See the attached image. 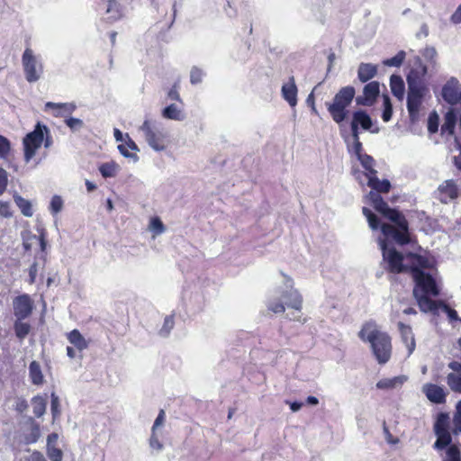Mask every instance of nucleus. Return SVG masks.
<instances>
[{
  "label": "nucleus",
  "mask_w": 461,
  "mask_h": 461,
  "mask_svg": "<svg viewBox=\"0 0 461 461\" xmlns=\"http://www.w3.org/2000/svg\"><path fill=\"white\" fill-rule=\"evenodd\" d=\"M412 278L416 283L413 289V296L417 301L419 308L423 312H436L438 306H441L447 316L452 321L457 320V313L455 310L449 308L447 304L438 303L431 300L429 296H438L439 289L433 277L421 271L418 267H411Z\"/></svg>",
  "instance_id": "obj_1"
},
{
  "label": "nucleus",
  "mask_w": 461,
  "mask_h": 461,
  "mask_svg": "<svg viewBox=\"0 0 461 461\" xmlns=\"http://www.w3.org/2000/svg\"><path fill=\"white\" fill-rule=\"evenodd\" d=\"M374 208L384 216L392 221L395 226L390 224H383L381 230L385 238H392L396 243L404 245L409 243L408 222L404 216L398 211L391 209L383 200L381 195L373 190L367 194Z\"/></svg>",
  "instance_id": "obj_2"
},
{
  "label": "nucleus",
  "mask_w": 461,
  "mask_h": 461,
  "mask_svg": "<svg viewBox=\"0 0 461 461\" xmlns=\"http://www.w3.org/2000/svg\"><path fill=\"white\" fill-rule=\"evenodd\" d=\"M359 339L368 342L372 352L381 365L387 363L392 355L391 337L372 321L365 323L358 332Z\"/></svg>",
  "instance_id": "obj_3"
},
{
  "label": "nucleus",
  "mask_w": 461,
  "mask_h": 461,
  "mask_svg": "<svg viewBox=\"0 0 461 461\" xmlns=\"http://www.w3.org/2000/svg\"><path fill=\"white\" fill-rule=\"evenodd\" d=\"M418 68L412 69L407 76V109L411 119H413L419 113L425 90L421 78L428 72V68L421 64L420 59H418Z\"/></svg>",
  "instance_id": "obj_4"
},
{
  "label": "nucleus",
  "mask_w": 461,
  "mask_h": 461,
  "mask_svg": "<svg viewBox=\"0 0 461 461\" xmlns=\"http://www.w3.org/2000/svg\"><path fill=\"white\" fill-rule=\"evenodd\" d=\"M355 94L353 86H344L335 95L332 103L327 104L328 111L334 122L340 123L346 119V108L351 104Z\"/></svg>",
  "instance_id": "obj_5"
},
{
  "label": "nucleus",
  "mask_w": 461,
  "mask_h": 461,
  "mask_svg": "<svg viewBox=\"0 0 461 461\" xmlns=\"http://www.w3.org/2000/svg\"><path fill=\"white\" fill-rule=\"evenodd\" d=\"M22 64L25 79L29 83L40 80L44 73V66L40 56L34 54L31 48H26L22 56Z\"/></svg>",
  "instance_id": "obj_6"
},
{
  "label": "nucleus",
  "mask_w": 461,
  "mask_h": 461,
  "mask_svg": "<svg viewBox=\"0 0 461 461\" xmlns=\"http://www.w3.org/2000/svg\"><path fill=\"white\" fill-rule=\"evenodd\" d=\"M45 134H49V129L41 123H37L34 130L23 140L24 161L29 163L36 155L37 150L44 141Z\"/></svg>",
  "instance_id": "obj_7"
},
{
  "label": "nucleus",
  "mask_w": 461,
  "mask_h": 461,
  "mask_svg": "<svg viewBox=\"0 0 461 461\" xmlns=\"http://www.w3.org/2000/svg\"><path fill=\"white\" fill-rule=\"evenodd\" d=\"M139 130L143 133L148 145L155 151H162L167 148L166 133L152 121L145 120Z\"/></svg>",
  "instance_id": "obj_8"
},
{
  "label": "nucleus",
  "mask_w": 461,
  "mask_h": 461,
  "mask_svg": "<svg viewBox=\"0 0 461 461\" xmlns=\"http://www.w3.org/2000/svg\"><path fill=\"white\" fill-rule=\"evenodd\" d=\"M389 238L378 239L380 249L383 253L384 260L388 263L389 269L393 273L407 271L408 267L402 264L403 256L397 252L393 248H388L387 241Z\"/></svg>",
  "instance_id": "obj_9"
},
{
  "label": "nucleus",
  "mask_w": 461,
  "mask_h": 461,
  "mask_svg": "<svg viewBox=\"0 0 461 461\" xmlns=\"http://www.w3.org/2000/svg\"><path fill=\"white\" fill-rule=\"evenodd\" d=\"M449 417L446 413H439L434 424V432L437 436V440L434 443V447L437 449H443L451 443V435L448 430Z\"/></svg>",
  "instance_id": "obj_10"
},
{
  "label": "nucleus",
  "mask_w": 461,
  "mask_h": 461,
  "mask_svg": "<svg viewBox=\"0 0 461 461\" xmlns=\"http://www.w3.org/2000/svg\"><path fill=\"white\" fill-rule=\"evenodd\" d=\"M284 277L285 291L282 292L281 297L283 300H285V303L287 305V307L293 308L299 312L302 309L303 297L298 290L294 288L293 280L285 275H284Z\"/></svg>",
  "instance_id": "obj_11"
},
{
  "label": "nucleus",
  "mask_w": 461,
  "mask_h": 461,
  "mask_svg": "<svg viewBox=\"0 0 461 461\" xmlns=\"http://www.w3.org/2000/svg\"><path fill=\"white\" fill-rule=\"evenodd\" d=\"M441 96L445 102L455 105L461 102V85L456 77H451L443 85Z\"/></svg>",
  "instance_id": "obj_12"
},
{
  "label": "nucleus",
  "mask_w": 461,
  "mask_h": 461,
  "mask_svg": "<svg viewBox=\"0 0 461 461\" xmlns=\"http://www.w3.org/2000/svg\"><path fill=\"white\" fill-rule=\"evenodd\" d=\"M13 306L15 318L24 320L32 314L34 303L29 294H23L14 299Z\"/></svg>",
  "instance_id": "obj_13"
},
{
  "label": "nucleus",
  "mask_w": 461,
  "mask_h": 461,
  "mask_svg": "<svg viewBox=\"0 0 461 461\" xmlns=\"http://www.w3.org/2000/svg\"><path fill=\"white\" fill-rule=\"evenodd\" d=\"M459 190L456 182L448 179L440 184L436 191V197L442 203H447L458 197Z\"/></svg>",
  "instance_id": "obj_14"
},
{
  "label": "nucleus",
  "mask_w": 461,
  "mask_h": 461,
  "mask_svg": "<svg viewBox=\"0 0 461 461\" xmlns=\"http://www.w3.org/2000/svg\"><path fill=\"white\" fill-rule=\"evenodd\" d=\"M380 86L376 81L366 84L363 89V95L356 98V103L359 105L371 106L375 102L380 93Z\"/></svg>",
  "instance_id": "obj_15"
},
{
  "label": "nucleus",
  "mask_w": 461,
  "mask_h": 461,
  "mask_svg": "<svg viewBox=\"0 0 461 461\" xmlns=\"http://www.w3.org/2000/svg\"><path fill=\"white\" fill-rule=\"evenodd\" d=\"M422 392L425 393L427 398L434 403H443L446 401V391L442 386L426 384L422 386Z\"/></svg>",
  "instance_id": "obj_16"
},
{
  "label": "nucleus",
  "mask_w": 461,
  "mask_h": 461,
  "mask_svg": "<svg viewBox=\"0 0 461 461\" xmlns=\"http://www.w3.org/2000/svg\"><path fill=\"white\" fill-rule=\"evenodd\" d=\"M398 329L401 335V339L407 348L408 354L410 357L415 350L416 343L412 329L409 325H405L402 322H398Z\"/></svg>",
  "instance_id": "obj_17"
},
{
  "label": "nucleus",
  "mask_w": 461,
  "mask_h": 461,
  "mask_svg": "<svg viewBox=\"0 0 461 461\" xmlns=\"http://www.w3.org/2000/svg\"><path fill=\"white\" fill-rule=\"evenodd\" d=\"M281 93L283 98L291 107H294L296 105L298 90L294 77H291L289 81L282 86Z\"/></svg>",
  "instance_id": "obj_18"
},
{
  "label": "nucleus",
  "mask_w": 461,
  "mask_h": 461,
  "mask_svg": "<svg viewBox=\"0 0 461 461\" xmlns=\"http://www.w3.org/2000/svg\"><path fill=\"white\" fill-rule=\"evenodd\" d=\"M46 109L54 110L53 114L56 117H67L71 114L77 108L74 103H53L48 102L45 104Z\"/></svg>",
  "instance_id": "obj_19"
},
{
  "label": "nucleus",
  "mask_w": 461,
  "mask_h": 461,
  "mask_svg": "<svg viewBox=\"0 0 461 461\" xmlns=\"http://www.w3.org/2000/svg\"><path fill=\"white\" fill-rule=\"evenodd\" d=\"M67 339L78 351H83L88 348V342L82 336L78 330H73L67 334Z\"/></svg>",
  "instance_id": "obj_20"
},
{
  "label": "nucleus",
  "mask_w": 461,
  "mask_h": 461,
  "mask_svg": "<svg viewBox=\"0 0 461 461\" xmlns=\"http://www.w3.org/2000/svg\"><path fill=\"white\" fill-rule=\"evenodd\" d=\"M367 185L370 186L374 192L379 193H388L391 188V184L388 180H379L376 175H369V178H367Z\"/></svg>",
  "instance_id": "obj_21"
},
{
  "label": "nucleus",
  "mask_w": 461,
  "mask_h": 461,
  "mask_svg": "<svg viewBox=\"0 0 461 461\" xmlns=\"http://www.w3.org/2000/svg\"><path fill=\"white\" fill-rule=\"evenodd\" d=\"M407 381V376L398 375L392 378H384L377 382L379 389H393L402 386Z\"/></svg>",
  "instance_id": "obj_22"
},
{
  "label": "nucleus",
  "mask_w": 461,
  "mask_h": 461,
  "mask_svg": "<svg viewBox=\"0 0 461 461\" xmlns=\"http://www.w3.org/2000/svg\"><path fill=\"white\" fill-rule=\"evenodd\" d=\"M377 72L376 66L370 63H361L357 70V77L363 83L373 78Z\"/></svg>",
  "instance_id": "obj_23"
},
{
  "label": "nucleus",
  "mask_w": 461,
  "mask_h": 461,
  "mask_svg": "<svg viewBox=\"0 0 461 461\" xmlns=\"http://www.w3.org/2000/svg\"><path fill=\"white\" fill-rule=\"evenodd\" d=\"M352 122L357 125L361 126L365 131L371 129L373 122L371 117L362 110H358L353 113Z\"/></svg>",
  "instance_id": "obj_24"
},
{
  "label": "nucleus",
  "mask_w": 461,
  "mask_h": 461,
  "mask_svg": "<svg viewBox=\"0 0 461 461\" xmlns=\"http://www.w3.org/2000/svg\"><path fill=\"white\" fill-rule=\"evenodd\" d=\"M456 119V112L453 109L449 110L444 116V122L441 126V133H447L448 135H452L454 133Z\"/></svg>",
  "instance_id": "obj_25"
},
{
  "label": "nucleus",
  "mask_w": 461,
  "mask_h": 461,
  "mask_svg": "<svg viewBox=\"0 0 461 461\" xmlns=\"http://www.w3.org/2000/svg\"><path fill=\"white\" fill-rule=\"evenodd\" d=\"M29 376L33 384H43L44 376L41 371V365L37 361L31 362L29 366Z\"/></svg>",
  "instance_id": "obj_26"
},
{
  "label": "nucleus",
  "mask_w": 461,
  "mask_h": 461,
  "mask_svg": "<svg viewBox=\"0 0 461 461\" xmlns=\"http://www.w3.org/2000/svg\"><path fill=\"white\" fill-rule=\"evenodd\" d=\"M390 86L393 95L398 99H402L404 95V83L400 76L393 75L391 77Z\"/></svg>",
  "instance_id": "obj_27"
},
{
  "label": "nucleus",
  "mask_w": 461,
  "mask_h": 461,
  "mask_svg": "<svg viewBox=\"0 0 461 461\" xmlns=\"http://www.w3.org/2000/svg\"><path fill=\"white\" fill-rule=\"evenodd\" d=\"M357 159L360 161L362 167L366 171L365 173V176L366 177V179L369 178V175L374 176L377 174V171L374 167L375 164V159L371 156L363 154L360 157H358Z\"/></svg>",
  "instance_id": "obj_28"
},
{
  "label": "nucleus",
  "mask_w": 461,
  "mask_h": 461,
  "mask_svg": "<svg viewBox=\"0 0 461 461\" xmlns=\"http://www.w3.org/2000/svg\"><path fill=\"white\" fill-rule=\"evenodd\" d=\"M162 116L166 119L175 121H183L185 119L182 111L175 104L164 108L162 111Z\"/></svg>",
  "instance_id": "obj_29"
},
{
  "label": "nucleus",
  "mask_w": 461,
  "mask_h": 461,
  "mask_svg": "<svg viewBox=\"0 0 461 461\" xmlns=\"http://www.w3.org/2000/svg\"><path fill=\"white\" fill-rule=\"evenodd\" d=\"M14 200L24 216H26V217L32 216L33 211H32V203L30 201L24 199L18 194H14Z\"/></svg>",
  "instance_id": "obj_30"
},
{
  "label": "nucleus",
  "mask_w": 461,
  "mask_h": 461,
  "mask_svg": "<svg viewBox=\"0 0 461 461\" xmlns=\"http://www.w3.org/2000/svg\"><path fill=\"white\" fill-rule=\"evenodd\" d=\"M23 321V320L16 319L14 325L15 335L20 340H23L31 330V325Z\"/></svg>",
  "instance_id": "obj_31"
},
{
  "label": "nucleus",
  "mask_w": 461,
  "mask_h": 461,
  "mask_svg": "<svg viewBox=\"0 0 461 461\" xmlns=\"http://www.w3.org/2000/svg\"><path fill=\"white\" fill-rule=\"evenodd\" d=\"M447 384L449 388L455 392L461 393V374L453 371L447 376Z\"/></svg>",
  "instance_id": "obj_32"
},
{
  "label": "nucleus",
  "mask_w": 461,
  "mask_h": 461,
  "mask_svg": "<svg viewBox=\"0 0 461 461\" xmlns=\"http://www.w3.org/2000/svg\"><path fill=\"white\" fill-rule=\"evenodd\" d=\"M33 413L37 417H41L46 411V401L42 396L37 395L32 400Z\"/></svg>",
  "instance_id": "obj_33"
},
{
  "label": "nucleus",
  "mask_w": 461,
  "mask_h": 461,
  "mask_svg": "<svg viewBox=\"0 0 461 461\" xmlns=\"http://www.w3.org/2000/svg\"><path fill=\"white\" fill-rule=\"evenodd\" d=\"M267 309L274 313H282L285 312V307L280 298H270L267 303Z\"/></svg>",
  "instance_id": "obj_34"
},
{
  "label": "nucleus",
  "mask_w": 461,
  "mask_h": 461,
  "mask_svg": "<svg viewBox=\"0 0 461 461\" xmlns=\"http://www.w3.org/2000/svg\"><path fill=\"white\" fill-rule=\"evenodd\" d=\"M118 166L114 163H104L100 166L99 171L104 177H113L115 176Z\"/></svg>",
  "instance_id": "obj_35"
},
{
  "label": "nucleus",
  "mask_w": 461,
  "mask_h": 461,
  "mask_svg": "<svg viewBox=\"0 0 461 461\" xmlns=\"http://www.w3.org/2000/svg\"><path fill=\"white\" fill-rule=\"evenodd\" d=\"M149 230L157 236L162 234L166 229L161 220L158 217H154L150 220Z\"/></svg>",
  "instance_id": "obj_36"
},
{
  "label": "nucleus",
  "mask_w": 461,
  "mask_h": 461,
  "mask_svg": "<svg viewBox=\"0 0 461 461\" xmlns=\"http://www.w3.org/2000/svg\"><path fill=\"white\" fill-rule=\"evenodd\" d=\"M422 56L433 68L437 66L438 52L434 47H426L422 51Z\"/></svg>",
  "instance_id": "obj_37"
},
{
  "label": "nucleus",
  "mask_w": 461,
  "mask_h": 461,
  "mask_svg": "<svg viewBox=\"0 0 461 461\" xmlns=\"http://www.w3.org/2000/svg\"><path fill=\"white\" fill-rule=\"evenodd\" d=\"M363 214L366 217L369 227L372 230H377L379 228V221L375 214H374L368 208L363 207Z\"/></svg>",
  "instance_id": "obj_38"
},
{
  "label": "nucleus",
  "mask_w": 461,
  "mask_h": 461,
  "mask_svg": "<svg viewBox=\"0 0 461 461\" xmlns=\"http://www.w3.org/2000/svg\"><path fill=\"white\" fill-rule=\"evenodd\" d=\"M405 59V52L399 51L394 57L385 59L384 64L388 67H400Z\"/></svg>",
  "instance_id": "obj_39"
},
{
  "label": "nucleus",
  "mask_w": 461,
  "mask_h": 461,
  "mask_svg": "<svg viewBox=\"0 0 461 461\" xmlns=\"http://www.w3.org/2000/svg\"><path fill=\"white\" fill-rule=\"evenodd\" d=\"M439 117L436 112L431 113L428 118V131L436 133L438 130Z\"/></svg>",
  "instance_id": "obj_40"
},
{
  "label": "nucleus",
  "mask_w": 461,
  "mask_h": 461,
  "mask_svg": "<svg viewBox=\"0 0 461 461\" xmlns=\"http://www.w3.org/2000/svg\"><path fill=\"white\" fill-rule=\"evenodd\" d=\"M443 461H461L460 451L457 447L450 446L447 452Z\"/></svg>",
  "instance_id": "obj_41"
},
{
  "label": "nucleus",
  "mask_w": 461,
  "mask_h": 461,
  "mask_svg": "<svg viewBox=\"0 0 461 461\" xmlns=\"http://www.w3.org/2000/svg\"><path fill=\"white\" fill-rule=\"evenodd\" d=\"M393 114V106L388 95H384V112L382 118L384 122H389Z\"/></svg>",
  "instance_id": "obj_42"
},
{
  "label": "nucleus",
  "mask_w": 461,
  "mask_h": 461,
  "mask_svg": "<svg viewBox=\"0 0 461 461\" xmlns=\"http://www.w3.org/2000/svg\"><path fill=\"white\" fill-rule=\"evenodd\" d=\"M11 150V143L7 138L0 135V158H6Z\"/></svg>",
  "instance_id": "obj_43"
},
{
  "label": "nucleus",
  "mask_w": 461,
  "mask_h": 461,
  "mask_svg": "<svg viewBox=\"0 0 461 461\" xmlns=\"http://www.w3.org/2000/svg\"><path fill=\"white\" fill-rule=\"evenodd\" d=\"M66 125L72 131H77L83 128L84 122L81 119L69 117L65 121Z\"/></svg>",
  "instance_id": "obj_44"
},
{
  "label": "nucleus",
  "mask_w": 461,
  "mask_h": 461,
  "mask_svg": "<svg viewBox=\"0 0 461 461\" xmlns=\"http://www.w3.org/2000/svg\"><path fill=\"white\" fill-rule=\"evenodd\" d=\"M63 208V201L60 196L54 195L51 199L50 209L53 214L59 213Z\"/></svg>",
  "instance_id": "obj_45"
},
{
  "label": "nucleus",
  "mask_w": 461,
  "mask_h": 461,
  "mask_svg": "<svg viewBox=\"0 0 461 461\" xmlns=\"http://www.w3.org/2000/svg\"><path fill=\"white\" fill-rule=\"evenodd\" d=\"M41 437V430L39 425L32 427L30 433L26 436L25 440L27 444L35 443Z\"/></svg>",
  "instance_id": "obj_46"
},
{
  "label": "nucleus",
  "mask_w": 461,
  "mask_h": 461,
  "mask_svg": "<svg viewBox=\"0 0 461 461\" xmlns=\"http://www.w3.org/2000/svg\"><path fill=\"white\" fill-rule=\"evenodd\" d=\"M47 455L51 461H62V451L55 447H47Z\"/></svg>",
  "instance_id": "obj_47"
},
{
  "label": "nucleus",
  "mask_w": 461,
  "mask_h": 461,
  "mask_svg": "<svg viewBox=\"0 0 461 461\" xmlns=\"http://www.w3.org/2000/svg\"><path fill=\"white\" fill-rule=\"evenodd\" d=\"M149 447L153 450H156L157 452H160L163 450V444L159 441L158 438L156 435V432L151 433V436L149 438Z\"/></svg>",
  "instance_id": "obj_48"
},
{
  "label": "nucleus",
  "mask_w": 461,
  "mask_h": 461,
  "mask_svg": "<svg viewBox=\"0 0 461 461\" xmlns=\"http://www.w3.org/2000/svg\"><path fill=\"white\" fill-rule=\"evenodd\" d=\"M8 185V173L5 169L0 167V195H2Z\"/></svg>",
  "instance_id": "obj_49"
},
{
  "label": "nucleus",
  "mask_w": 461,
  "mask_h": 461,
  "mask_svg": "<svg viewBox=\"0 0 461 461\" xmlns=\"http://www.w3.org/2000/svg\"><path fill=\"white\" fill-rule=\"evenodd\" d=\"M51 413L54 419H56L60 413L59 399L54 393H51Z\"/></svg>",
  "instance_id": "obj_50"
},
{
  "label": "nucleus",
  "mask_w": 461,
  "mask_h": 461,
  "mask_svg": "<svg viewBox=\"0 0 461 461\" xmlns=\"http://www.w3.org/2000/svg\"><path fill=\"white\" fill-rule=\"evenodd\" d=\"M453 432L457 434L461 432V410L456 409L453 418Z\"/></svg>",
  "instance_id": "obj_51"
},
{
  "label": "nucleus",
  "mask_w": 461,
  "mask_h": 461,
  "mask_svg": "<svg viewBox=\"0 0 461 461\" xmlns=\"http://www.w3.org/2000/svg\"><path fill=\"white\" fill-rule=\"evenodd\" d=\"M203 72L197 68H193L190 73V81L193 85L198 84L202 81Z\"/></svg>",
  "instance_id": "obj_52"
},
{
  "label": "nucleus",
  "mask_w": 461,
  "mask_h": 461,
  "mask_svg": "<svg viewBox=\"0 0 461 461\" xmlns=\"http://www.w3.org/2000/svg\"><path fill=\"white\" fill-rule=\"evenodd\" d=\"M174 327V319H173V316H167L165 318V321H164V325L160 330V332L167 336L170 330L173 329Z\"/></svg>",
  "instance_id": "obj_53"
},
{
  "label": "nucleus",
  "mask_w": 461,
  "mask_h": 461,
  "mask_svg": "<svg viewBox=\"0 0 461 461\" xmlns=\"http://www.w3.org/2000/svg\"><path fill=\"white\" fill-rule=\"evenodd\" d=\"M0 216L10 218L12 216L11 205L9 202L0 201Z\"/></svg>",
  "instance_id": "obj_54"
},
{
  "label": "nucleus",
  "mask_w": 461,
  "mask_h": 461,
  "mask_svg": "<svg viewBox=\"0 0 461 461\" xmlns=\"http://www.w3.org/2000/svg\"><path fill=\"white\" fill-rule=\"evenodd\" d=\"M348 150L350 152H354L355 155L358 158L360 157L361 155H363L361 153V150H362V143L360 142L359 140H353V144L352 146L348 147Z\"/></svg>",
  "instance_id": "obj_55"
},
{
  "label": "nucleus",
  "mask_w": 461,
  "mask_h": 461,
  "mask_svg": "<svg viewBox=\"0 0 461 461\" xmlns=\"http://www.w3.org/2000/svg\"><path fill=\"white\" fill-rule=\"evenodd\" d=\"M107 13H114V14L112 15V19L113 20H116L120 17V12H119V9H118V6H117V4L115 2H113V1H109V5H108V8H107Z\"/></svg>",
  "instance_id": "obj_56"
},
{
  "label": "nucleus",
  "mask_w": 461,
  "mask_h": 461,
  "mask_svg": "<svg viewBox=\"0 0 461 461\" xmlns=\"http://www.w3.org/2000/svg\"><path fill=\"white\" fill-rule=\"evenodd\" d=\"M450 22L454 24L461 23V4L457 6L456 11L450 16Z\"/></svg>",
  "instance_id": "obj_57"
},
{
  "label": "nucleus",
  "mask_w": 461,
  "mask_h": 461,
  "mask_svg": "<svg viewBox=\"0 0 461 461\" xmlns=\"http://www.w3.org/2000/svg\"><path fill=\"white\" fill-rule=\"evenodd\" d=\"M37 273H38V264L36 262H34L31 267H30V269H29V282L30 284H33L36 280V276H37Z\"/></svg>",
  "instance_id": "obj_58"
},
{
  "label": "nucleus",
  "mask_w": 461,
  "mask_h": 461,
  "mask_svg": "<svg viewBox=\"0 0 461 461\" xmlns=\"http://www.w3.org/2000/svg\"><path fill=\"white\" fill-rule=\"evenodd\" d=\"M164 420H165V412L163 410H161L154 421L151 430L153 432H156L157 428L163 424Z\"/></svg>",
  "instance_id": "obj_59"
},
{
  "label": "nucleus",
  "mask_w": 461,
  "mask_h": 461,
  "mask_svg": "<svg viewBox=\"0 0 461 461\" xmlns=\"http://www.w3.org/2000/svg\"><path fill=\"white\" fill-rule=\"evenodd\" d=\"M27 461H47L42 453L33 451L27 458Z\"/></svg>",
  "instance_id": "obj_60"
},
{
  "label": "nucleus",
  "mask_w": 461,
  "mask_h": 461,
  "mask_svg": "<svg viewBox=\"0 0 461 461\" xmlns=\"http://www.w3.org/2000/svg\"><path fill=\"white\" fill-rule=\"evenodd\" d=\"M118 149L120 150L121 154L125 157V158H133L134 160L136 161L138 159V157L134 154H131L128 151L127 148L125 145L123 144H120L118 146Z\"/></svg>",
  "instance_id": "obj_61"
},
{
  "label": "nucleus",
  "mask_w": 461,
  "mask_h": 461,
  "mask_svg": "<svg viewBox=\"0 0 461 461\" xmlns=\"http://www.w3.org/2000/svg\"><path fill=\"white\" fill-rule=\"evenodd\" d=\"M168 97L171 100H176V101L181 102V98H180V95L178 94V89H177V86H176V84L173 86V87L168 92Z\"/></svg>",
  "instance_id": "obj_62"
},
{
  "label": "nucleus",
  "mask_w": 461,
  "mask_h": 461,
  "mask_svg": "<svg viewBox=\"0 0 461 461\" xmlns=\"http://www.w3.org/2000/svg\"><path fill=\"white\" fill-rule=\"evenodd\" d=\"M59 439V435L57 433H51L47 438V447H55L57 445Z\"/></svg>",
  "instance_id": "obj_63"
},
{
  "label": "nucleus",
  "mask_w": 461,
  "mask_h": 461,
  "mask_svg": "<svg viewBox=\"0 0 461 461\" xmlns=\"http://www.w3.org/2000/svg\"><path fill=\"white\" fill-rule=\"evenodd\" d=\"M448 367L450 369H452L453 371L461 374V363L456 362V361H452L448 364Z\"/></svg>",
  "instance_id": "obj_64"
}]
</instances>
